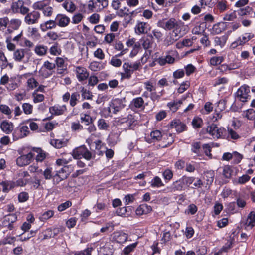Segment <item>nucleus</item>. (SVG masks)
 I'll return each instance as SVG.
<instances>
[{
    "instance_id": "obj_1",
    "label": "nucleus",
    "mask_w": 255,
    "mask_h": 255,
    "mask_svg": "<svg viewBox=\"0 0 255 255\" xmlns=\"http://www.w3.org/2000/svg\"><path fill=\"white\" fill-rule=\"evenodd\" d=\"M206 131L214 138H225L226 134V130L224 128H219L215 124L208 126Z\"/></svg>"
},
{
    "instance_id": "obj_2",
    "label": "nucleus",
    "mask_w": 255,
    "mask_h": 255,
    "mask_svg": "<svg viewBox=\"0 0 255 255\" xmlns=\"http://www.w3.org/2000/svg\"><path fill=\"white\" fill-rule=\"evenodd\" d=\"M126 102L127 100L125 97L114 99L110 104V107L109 110V112L116 114L122 109L125 107Z\"/></svg>"
},
{
    "instance_id": "obj_3",
    "label": "nucleus",
    "mask_w": 255,
    "mask_h": 255,
    "mask_svg": "<svg viewBox=\"0 0 255 255\" xmlns=\"http://www.w3.org/2000/svg\"><path fill=\"white\" fill-rule=\"evenodd\" d=\"M135 120L132 115H128L127 117L119 119L117 122V125L121 126L123 129L128 130L132 128Z\"/></svg>"
},
{
    "instance_id": "obj_4",
    "label": "nucleus",
    "mask_w": 255,
    "mask_h": 255,
    "mask_svg": "<svg viewBox=\"0 0 255 255\" xmlns=\"http://www.w3.org/2000/svg\"><path fill=\"white\" fill-rule=\"evenodd\" d=\"M250 91L249 86L244 85L241 86L236 93L237 98L241 102H245L248 99H250V96L249 95Z\"/></svg>"
},
{
    "instance_id": "obj_5",
    "label": "nucleus",
    "mask_w": 255,
    "mask_h": 255,
    "mask_svg": "<svg viewBox=\"0 0 255 255\" xmlns=\"http://www.w3.org/2000/svg\"><path fill=\"white\" fill-rule=\"evenodd\" d=\"M157 26L166 30H170L174 28L178 27L179 25L176 20L174 18H170L167 21L160 20L157 22Z\"/></svg>"
},
{
    "instance_id": "obj_6",
    "label": "nucleus",
    "mask_w": 255,
    "mask_h": 255,
    "mask_svg": "<svg viewBox=\"0 0 255 255\" xmlns=\"http://www.w3.org/2000/svg\"><path fill=\"white\" fill-rule=\"evenodd\" d=\"M34 154L30 152L26 155H23L16 159V164L19 167H23L30 164L33 159Z\"/></svg>"
},
{
    "instance_id": "obj_7",
    "label": "nucleus",
    "mask_w": 255,
    "mask_h": 255,
    "mask_svg": "<svg viewBox=\"0 0 255 255\" xmlns=\"http://www.w3.org/2000/svg\"><path fill=\"white\" fill-rule=\"evenodd\" d=\"M40 17V13L37 11L34 10L29 12L24 18L25 22L28 25L37 23Z\"/></svg>"
},
{
    "instance_id": "obj_8",
    "label": "nucleus",
    "mask_w": 255,
    "mask_h": 255,
    "mask_svg": "<svg viewBox=\"0 0 255 255\" xmlns=\"http://www.w3.org/2000/svg\"><path fill=\"white\" fill-rule=\"evenodd\" d=\"M254 37V35L251 33H245L242 38L239 37L238 39L231 44L233 48H236L238 46L242 45Z\"/></svg>"
},
{
    "instance_id": "obj_9",
    "label": "nucleus",
    "mask_w": 255,
    "mask_h": 255,
    "mask_svg": "<svg viewBox=\"0 0 255 255\" xmlns=\"http://www.w3.org/2000/svg\"><path fill=\"white\" fill-rule=\"evenodd\" d=\"M170 126L171 128H175L176 131L178 133L186 130L187 128L186 125L179 120L172 121L170 124Z\"/></svg>"
},
{
    "instance_id": "obj_10",
    "label": "nucleus",
    "mask_w": 255,
    "mask_h": 255,
    "mask_svg": "<svg viewBox=\"0 0 255 255\" xmlns=\"http://www.w3.org/2000/svg\"><path fill=\"white\" fill-rule=\"evenodd\" d=\"M57 25L61 27L67 26L70 21V18L65 15L58 14L55 18Z\"/></svg>"
},
{
    "instance_id": "obj_11",
    "label": "nucleus",
    "mask_w": 255,
    "mask_h": 255,
    "mask_svg": "<svg viewBox=\"0 0 255 255\" xmlns=\"http://www.w3.org/2000/svg\"><path fill=\"white\" fill-rule=\"evenodd\" d=\"M76 76L79 81H83L87 79L89 74L87 69L82 67H77L76 70Z\"/></svg>"
},
{
    "instance_id": "obj_12",
    "label": "nucleus",
    "mask_w": 255,
    "mask_h": 255,
    "mask_svg": "<svg viewBox=\"0 0 255 255\" xmlns=\"http://www.w3.org/2000/svg\"><path fill=\"white\" fill-rule=\"evenodd\" d=\"M1 129L6 134L11 133L14 129V126L12 123L7 120L3 121L0 126Z\"/></svg>"
},
{
    "instance_id": "obj_13",
    "label": "nucleus",
    "mask_w": 255,
    "mask_h": 255,
    "mask_svg": "<svg viewBox=\"0 0 255 255\" xmlns=\"http://www.w3.org/2000/svg\"><path fill=\"white\" fill-rule=\"evenodd\" d=\"M66 110L65 105H54L49 108V112L52 115H60L64 113Z\"/></svg>"
},
{
    "instance_id": "obj_14",
    "label": "nucleus",
    "mask_w": 255,
    "mask_h": 255,
    "mask_svg": "<svg viewBox=\"0 0 255 255\" xmlns=\"http://www.w3.org/2000/svg\"><path fill=\"white\" fill-rule=\"evenodd\" d=\"M57 25L55 19L50 20L41 23L40 25V27L42 31L45 32L48 30L55 28Z\"/></svg>"
},
{
    "instance_id": "obj_15",
    "label": "nucleus",
    "mask_w": 255,
    "mask_h": 255,
    "mask_svg": "<svg viewBox=\"0 0 255 255\" xmlns=\"http://www.w3.org/2000/svg\"><path fill=\"white\" fill-rule=\"evenodd\" d=\"M113 238L117 242L123 243L128 240V235L123 232L117 231L113 233Z\"/></svg>"
},
{
    "instance_id": "obj_16",
    "label": "nucleus",
    "mask_w": 255,
    "mask_h": 255,
    "mask_svg": "<svg viewBox=\"0 0 255 255\" xmlns=\"http://www.w3.org/2000/svg\"><path fill=\"white\" fill-rule=\"evenodd\" d=\"M152 211L151 206L147 204H143L140 205L136 210V213L137 215H142L143 214H147Z\"/></svg>"
},
{
    "instance_id": "obj_17",
    "label": "nucleus",
    "mask_w": 255,
    "mask_h": 255,
    "mask_svg": "<svg viewBox=\"0 0 255 255\" xmlns=\"http://www.w3.org/2000/svg\"><path fill=\"white\" fill-rule=\"evenodd\" d=\"M55 62V65L57 66V73L59 74H63L66 70V66L64 65V59L60 57H57Z\"/></svg>"
},
{
    "instance_id": "obj_18",
    "label": "nucleus",
    "mask_w": 255,
    "mask_h": 255,
    "mask_svg": "<svg viewBox=\"0 0 255 255\" xmlns=\"http://www.w3.org/2000/svg\"><path fill=\"white\" fill-rule=\"evenodd\" d=\"M86 149V147L85 146H80L75 148L73 150L72 154L71 155L72 158L76 159H81Z\"/></svg>"
},
{
    "instance_id": "obj_19",
    "label": "nucleus",
    "mask_w": 255,
    "mask_h": 255,
    "mask_svg": "<svg viewBox=\"0 0 255 255\" xmlns=\"http://www.w3.org/2000/svg\"><path fill=\"white\" fill-rule=\"evenodd\" d=\"M184 186V183L181 178L179 180L174 182L169 188L172 191H181L183 189Z\"/></svg>"
},
{
    "instance_id": "obj_20",
    "label": "nucleus",
    "mask_w": 255,
    "mask_h": 255,
    "mask_svg": "<svg viewBox=\"0 0 255 255\" xmlns=\"http://www.w3.org/2000/svg\"><path fill=\"white\" fill-rule=\"evenodd\" d=\"M138 244L137 242L134 243L126 246L123 250L121 255H131V253L134 251Z\"/></svg>"
},
{
    "instance_id": "obj_21",
    "label": "nucleus",
    "mask_w": 255,
    "mask_h": 255,
    "mask_svg": "<svg viewBox=\"0 0 255 255\" xmlns=\"http://www.w3.org/2000/svg\"><path fill=\"white\" fill-rule=\"evenodd\" d=\"M48 47L43 45H37L34 49L35 53L40 56H43L46 54Z\"/></svg>"
},
{
    "instance_id": "obj_22",
    "label": "nucleus",
    "mask_w": 255,
    "mask_h": 255,
    "mask_svg": "<svg viewBox=\"0 0 255 255\" xmlns=\"http://www.w3.org/2000/svg\"><path fill=\"white\" fill-rule=\"evenodd\" d=\"M215 173L214 171L210 170L204 172V179L206 181V184L210 185L213 182Z\"/></svg>"
},
{
    "instance_id": "obj_23",
    "label": "nucleus",
    "mask_w": 255,
    "mask_h": 255,
    "mask_svg": "<svg viewBox=\"0 0 255 255\" xmlns=\"http://www.w3.org/2000/svg\"><path fill=\"white\" fill-rule=\"evenodd\" d=\"M92 248H87L83 251H71L68 255H91Z\"/></svg>"
},
{
    "instance_id": "obj_24",
    "label": "nucleus",
    "mask_w": 255,
    "mask_h": 255,
    "mask_svg": "<svg viewBox=\"0 0 255 255\" xmlns=\"http://www.w3.org/2000/svg\"><path fill=\"white\" fill-rule=\"evenodd\" d=\"M151 141H148L149 142L158 141L161 139L162 135L160 131L156 130L152 131L150 133Z\"/></svg>"
},
{
    "instance_id": "obj_25",
    "label": "nucleus",
    "mask_w": 255,
    "mask_h": 255,
    "mask_svg": "<svg viewBox=\"0 0 255 255\" xmlns=\"http://www.w3.org/2000/svg\"><path fill=\"white\" fill-rule=\"evenodd\" d=\"M245 224L247 226L253 227L255 225V213L251 212L248 215L247 219L246 221Z\"/></svg>"
},
{
    "instance_id": "obj_26",
    "label": "nucleus",
    "mask_w": 255,
    "mask_h": 255,
    "mask_svg": "<svg viewBox=\"0 0 255 255\" xmlns=\"http://www.w3.org/2000/svg\"><path fill=\"white\" fill-rule=\"evenodd\" d=\"M25 50L23 49H19L16 50L13 54L14 59L16 61H21L24 57Z\"/></svg>"
},
{
    "instance_id": "obj_27",
    "label": "nucleus",
    "mask_w": 255,
    "mask_h": 255,
    "mask_svg": "<svg viewBox=\"0 0 255 255\" xmlns=\"http://www.w3.org/2000/svg\"><path fill=\"white\" fill-rule=\"evenodd\" d=\"M67 175L66 174H60V171H58L57 173L53 176V182L54 184H58L62 180L67 178Z\"/></svg>"
},
{
    "instance_id": "obj_28",
    "label": "nucleus",
    "mask_w": 255,
    "mask_h": 255,
    "mask_svg": "<svg viewBox=\"0 0 255 255\" xmlns=\"http://www.w3.org/2000/svg\"><path fill=\"white\" fill-rule=\"evenodd\" d=\"M144 101L142 97H137L133 99L131 102V104L137 109L142 108L143 107Z\"/></svg>"
},
{
    "instance_id": "obj_29",
    "label": "nucleus",
    "mask_w": 255,
    "mask_h": 255,
    "mask_svg": "<svg viewBox=\"0 0 255 255\" xmlns=\"http://www.w3.org/2000/svg\"><path fill=\"white\" fill-rule=\"evenodd\" d=\"M22 5H24V2L22 0H18L16 2H13L11 5V10L13 13H18L19 10L21 8Z\"/></svg>"
},
{
    "instance_id": "obj_30",
    "label": "nucleus",
    "mask_w": 255,
    "mask_h": 255,
    "mask_svg": "<svg viewBox=\"0 0 255 255\" xmlns=\"http://www.w3.org/2000/svg\"><path fill=\"white\" fill-rule=\"evenodd\" d=\"M191 146H192L191 150L193 152H194L197 155H201V143L200 142H193Z\"/></svg>"
},
{
    "instance_id": "obj_31",
    "label": "nucleus",
    "mask_w": 255,
    "mask_h": 255,
    "mask_svg": "<svg viewBox=\"0 0 255 255\" xmlns=\"http://www.w3.org/2000/svg\"><path fill=\"white\" fill-rule=\"evenodd\" d=\"M80 98V94L78 92H74L73 93L71 96L70 99V104L72 107L75 106L77 102L78 101Z\"/></svg>"
},
{
    "instance_id": "obj_32",
    "label": "nucleus",
    "mask_w": 255,
    "mask_h": 255,
    "mask_svg": "<svg viewBox=\"0 0 255 255\" xmlns=\"http://www.w3.org/2000/svg\"><path fill=\"white\" fill-rule=\"evenodd\" d=\"M81 121L82 123H84L86 125H90L93 123V120L91 117L88 114H82L81 115Z\"/></svg>"
},
{
    "instance_id": "obj_33",
    "label": "nucleus",
    "mask_w": 255,
    "mask_h": 255,
    "mask_svg": "<svg viewBox=\"0 0 255 255\" xmlns=\"http://www.w3.org/2000/svg\"><path fill=\"white\" fill-rule=\"evenodd\" d=\"M90 69L93 71H98L103 68L102 63L97 61L91 62L89 66Z\"/></svg>"
},
{
    "instance_id": "obj_34",
    "label": "nucleus",
    "mask_w": 255,
    "mask_h": 255,
    "mask_svg": "<svg viewBox=\"0 0 255 255\" xmlns=\"http://www.w3.org/2000/svg\"><path fill=\"white\" fill-rule=\"evenodd\" d=\"M151 185L152 187H160L164 186V184L162 182L161 179L158 177L155 176L151 182Z\"/></svg>"
},
{
    "instance_id": "obj_35",
    "label": "nucleus",
    "mask_w": 255,
    "mask_h": 255,
    "mask_svg": "<svg viewBox=\"0 0 255 255\" xmlns=\"http://www.w3.org/2000/svg\"><path fill=\"white\" fill-rule=\"evenodd\" d=\"M182 104V100H179L176 102H170L168 104V106L171 110L173 112L176 111L180 105Z\"/></svg>"
},
{
    "instance_id": "obj_36",
    "label": "nucleus",
    "mask_w": 255,
    "mask_h": 255,
    "mask_svg": "<svg viewBox=\"0 0 255 255\" xmlns=\"http://www.w3.org/2000/svg\"><path fill=\"white\" fill-rule=\"evenodd\" d=\"M148 36H149L151 39L153 38L152 34L148 35ZM152 44V42L151 41V39H150L148 38L143 39L142 45L145 49L148 50V49L150 48L151 47Z\"/></svg>"
},
{
    "instance_id": "obj_37",
    "label": "nucleus",
    "mask_w": 255,
    "mask_h": 255,
    "mask_svg": "<svg viewBox=\"0 0 255 255\" xmlns=\"http://www.w3.org/2000/svg\"><path fill=\"white\" fill-rule=\"evenodd\" d=\"M203 120L198 117H195L192 122V125L194 128H199L203 125Z\"/></svg>"
},
{
    "instance_id": "obj_38",
    "label": "nucleus",
    "mask_w": 255,
    "mask_h": 255,
    "mask_svg": "<svg viewBox=\"0 0 255 255\" xmlns=\"http://www.w3.org/2000/svg\"><path fill=\"white\" fill-rule=\"evenodd\" d=\"M37 230H31L29 233H28L27 234L25 233H23L21 235L20 239L21 241H26L29 239L31 237H33L35 235Z\"/></svg>"
},
{
    "instance_id": "obj_39",
    "label": "nucleus",
    "mask_w": 255,
    "mask_h": 255,
    "mask_svg": "<svg viewBox=\"0 0 255 255\" xmlns=\"http://www.w3.org/2000/svg\"><path fill=\"white\" fill-rule=\"evenodd\" d=\"M50 144L56 148H61L65 145L66 143L59 139H52Z\"/></svg>"
},
{
    "instance_id": "obj_40",
    "label": "nucleus",
    "mask_w": 255,
    "mask_h": 255,
    "mask_svg": "<svg viewBox=\"0 0 255 255\" xmlns=\"http://www.w3.org/2000/svg\"><path fill=\"white\" fill-rule=\"evenodd\" d=\"M146 25V23L143 22H140L138 23L135 27L136 31H137L139 34H143L145 33ZM136 33H137V32H136Z\"/></svg>"
},
{
    "instance_id": "obj_41",
    "label": "nucleus",
    "mask_w": 255,
    "mask_h": 255,
    "mask_svg": "<svg viewBox=\"0 0 255 255\" xmlns=\"http://www.w3.org/2000/svg\"><path fill=\"white\" fill-rule=\"evenodd\" d=\"M33 150L38 153L36 157L37 161H42L45 158V154L42 152V150L40 148H34Z\"/></svg>"
},
{
    "instance_id": "obj_42",
    "label": "nucleus",
    "mask_w": 255,
    "mask_h": 255,
    "mask_svg": "<svg viewBox=\"0 0 255 255\" xmlns=\"http://www.w3.org/2000/svg\"><path fill=\"white\" fill-rule=\"evenodd\" d=\"M61 50L58 47V44L56 43L54 45L52 46L50 48V52L51 55H60Z\"/></svg>"
},
{
    "instance_id": "obj_43",
    "label": "nucleus",
    "mask_w": 255,
    "mask_h": 255,
    "mask_svg": "<svg viewBox=\"0 0 255 255\" xmlns=\"http://www.w3.org/2000/svg\"><path fill=\"white\" fill-rule=\"evenodd\" d=\"M223 60L224 58L222 56H214L210 59V62L212 65L217 66L221 64L223 62Z\"/></svg>"
},
{
    "instance_id": "obj_44",
    "label": "nucleus",
    "mask_w": 255,
    "mask_h": 255,
    "mask_svg": "<svg viewBox=\"0 0 255 255\" xmlns=\"http://www.w3.org/2000/svg\"><path fill=\"white\" fill-rule=\"evenodd\" d=\"M72 155H70V157L68 158L63 157L62 158L58 159L56 161V163L59 166L65 165L70 162V161L72 160Z\"/></svg>"
},
{
    "instance_id": "obj_45",
    "label": "nucleus",
    "mask_w": 255,
    "mask_h": 255,
    "mask_svg": "<svg viewBox=\"0 0 255 255\" xmlns=\"http://www.w3.org/2000/svg\"><path fill=\"white\" fill-rule=\"evenodd\" d=\"M232 172V167L229 165H227L224 167L223 175L225 178H230L231 177Z\"/></svg>"
},
{
    "instance_id": "obj_46",
    "label": "nucleus",
    "mask_w": 255,
    "mask_h": 255,
    "mask_svg": "<svg viewBox=\"0 0 255 255\" xmlns=\"http://www.w3.org/2000/svg\"><path fill=\"white\" fill-rule=\"evenodd\" d=\"M181 179L184 185L187 186H189L195 180V178L194 177H188L186 176H183Z\"/></svg>"
},
{
    "instance_id": "obj_47",
    "label": "nucleus",
    "mask_w": 255,
    "mask_h": 255,
    "mask_svg": "<svg viewBox=\"0 0 255 255\" xmlns=\"http://www.w3.org/2000/svg\"><path fill=\"white\" fill-rule=\"evenodd\" d=\"M63 7L67 11L70 12H72L75 10V6L72 2L65 1L63 3Z\"/></svg>"
},
{
    "instance_id": "obj_48",
    "label": "nucleus",
    "mask_w": 255,
    "mask_h": 255,
    "mask_svg": "<svg viewBox=\"0 0 255 255\" xmlns=\"http://www.w3.org/2000/svg\"><path fill=\"white\" fill-rule=\"evenodd\" d=\"M17 220V216L15 214H10L4 218V223H14Z\"/></svg>"
},
{
    "instance_id": "obj_49",
    "label": "nucleus",
    "mask_w": 255,
    "mask_h": 255,
    "mask_svg": "<svg viewBox=\"0 0 255 255\" xmlns=\"http://www.w3.org/2000/svg\"><path fill=\"white\" fill-rule=\"evenodd\" d=\"M252 10V8L251 7L247 6L245 8H240L237 11V12L240 16H245L249 14Z\"/></svg>"
},
{
    "instance_id": "obj_50",
    "label": "nucleus",
    "mask_w": 255,
    "mask_h": 255,
    "mask_svg": "<svg viewBox=\"0 0 255 255\" xmlns=\"http://www.w3.org/2000/svg\"><path fill=\"white\" fill-rule=\"evenodd\" d=\"M9 22L11 28L14 30L18 29L21 23L20 20L18 19H12Z\"/></svg>"
},
{
    "instance_id": "obj_51",
    "label": "nucleus",
    "mask_w": 255,
    "mask_h": 255,
    "mask_svg": "<svg viewBox=\"0 0 255 255\" xmlns=\"http://www.w3.org/2000/svg\"><path fill=\"white\" fill-rule=\"evenodd\" d=\"M128 63V66L130 68L132 73L134 71L138 70L139 67L141 66V64L139 62H135L134 63Z\"/></svg>"
},
{
    "instance_id": "obj_52",
    "label": "nucleus",
    "mask_w": 255,
    "mask_h": 255,
    "mask_svg": "<svg viewBox=\"0 0 255 255\" xmlns=\"http://www.w3.org/2000/svg\"><path fill=\"white\" fill-rule=\"evenodd\" d=\"M98 127L100 129L106 130L109 127V125L104 119H100L98 121Z\"/></svg>"
},
{
    "instance_id": "obj_53",
    "label": "nucleus",
    "mask_w": 255,
    "mask_h": 255,
    "mask_svg": "<svg viewBox=\"0 0 255 255\" xmlns=\"http://www.w3.org/2000/svg\"><path fill=\"white\" fill-rule=\"evenodd\" d=\"M32 96L33 97V101L35 103L41 102L44 99V96L43 94H37L36 92L33 93Z\"/></svg>"
},
{
    "instance_id": "obj_54",
    "label": "nucleus",
    "mask_w": 255,
    "mask_h": 255,
    "mask_svg": "<svg viewBox=\"0 0 255 255\" xmlns=\"http://www.w3.org/2000/svg\"><path fill=\"white\" fill-rule=\"evenodd\" d=\"M197 210L198 208L196 205L194 204H191L188 206L186 212H187L188 214L194 215L196 213Z\"/></svg>"
},
{
    "instance_id": "obj_55",
    "label": "nucleus",
    "mask_w": 255,
    "mask_h": 255,
    "mask_svg": "<svg viewBox=\"0 0 255 255\" xmlns=\"http://www.w3.org/2000/svg\"><path fill=\"white\" fill-rule=\"evenodd\" d=\"M23 110L26 114H30L32 113L33 106L29 103H24L22 105Z\"/></svg>"
},
{
    "instance_id": "obj_56",
    "label": "nucleus",
    "mask_w": 255,
    "mask_h": 255,
    "mask_svg": "<svg viewBox=\"0 0 255 255\" xmlns=\"http://www.w3.org/2000/svg\"><path fill=\"white\" fill-rule=\"evenodd\" d=\"M237 18L236 11H234L230 14H226L223 17L225 21H233Z\"/></svg>"
},
{
    "instance_id": "obj_57",
    "label": "nucleus",
    "mask_w": 255,
    "mask_h": 255,
    "mask_svg": "<svg viewBox=\"0 0 255 255\" xmlns=\"http://www.w3.org/2000/svg\"><path fill=\"white\" fill-rule=\"evenodd\" d=\"M9 22V19L7 17L0 18V30L4 29L6 27L7 24Z\"/></svg>"
},
{
    "instance_id": "obj_58",
    "label": "nucleus",
    "mask_w": 255,
    "mask_h": 255,
    "mask_svg": "<svg viewBox=\"0 0 255 255\" xmlns=\"http://www.w3.org/2000/svg\"><path fill=\"white\" fill-rule=\"evenodd\" d=\"M190 86V83L188 81L183 82L178 89V92L179 93H183Z\"/></svg>"
},
{
    "instance_id": "obj_59",
    "label": "nucleus",
    "mask_w": 255,
    "mask_h": 255,
    "mask_svg": "<svg viewBox=\"0 0 255 255\" xmlns=\"http://www.w3.org/2000/svg\"><path fill=\"white\" fill-rule=\"evenodd\" d=\"M27 84L29 88L33 89L38 86V83L34 78H30L27 80Z\"/></svg>"
},
{
    "instance_id": "obj_60",
    "label": "nucleus",
    "mask_w": 255,
    "mask_h": 255,
    "mask_svg": "<svg viewBox=\"0 0 255 255\" xmlns=\"http://www.w3.org/2000/svg\"><path fill=\"white\" fill-rule=\"evenodd\" d=\"M54 215V212L52 210H48L46 212H45L40 217L41 220H46L52 217Z\"/></svg>"
},
{
    "instance_id": "obj_61",
    "label": "nucleus",
    "mask_w": 255,
    "mask_h": 255,
    "mask_svg": "<svg viewBox=\"0 0 255 255\" xmlns=\"http://www.w3.org/2000/svg\"><path fill=\"white\" fill-rule=\"evenodd\" d=\"M71 202L69 201H67L59 205L58 207V210L59 211H64L67 208L70 207L71 206Z\"/></svg>"
},
{
    "instance_id": "obj_62",
    "label": "nucleus",
    "mask_w": 255,
    "mask_h": 255,
    "mask_svg": "<svg viewBox=\"0 0 255 255\" xmlns=\"http://www.w3.org/2000/svg\"><path fill=\"white\" fill-rule=\"evenodd\" d=\"M127 213V208L125 207H123L121 208H119L117 209L116 211V214L118 216H126L129 215V214Z\"/></svg>"
},
{
    "instance_id": "obj_63",
    "label": "nucleus",
    "mask_w": 255,
    "mask_h": 255,
    "mask_svg": "<svg viewBox=\"0 0 255 255\" xmlns=\"http://www.w3.org/2000/svg\"><path fill=\"white\" fill-rule=\"evenodd\" d=\"M44 16L50 17L52 15L53 11V9L52 7H46L42 10Z\"/></svg>"
},
{
    "instance_id": "obj_64",
    "label": "nucleus",
    "mask_w": 255,
    "mask_h": 255,
    "mask_svg": "<svg viewBox=\"0 0 255 255\" xmlns=\"http://www.w3.org/2000/svg\"><path fill=\"white\" fill-rule=\"evenodd\" d=\"M246 117L249 120H253L255 118V111L252 109L246 111Z\"/></svg>"
}]
</instances>
